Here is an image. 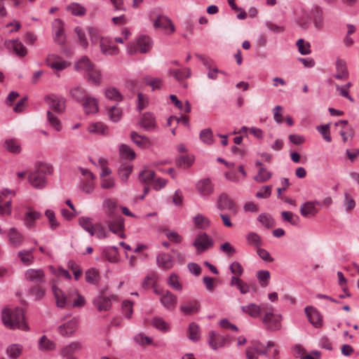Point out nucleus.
<instances>
[{
  "label": "nucleus",
  "mask_w": 359,
  "mask_h": 359,
  "mask_svg": "<svg viewBox=\"0 0 359 359\" xmlns=\"http://www.w3.org/2000/svg\"><path fill=\"white\" fill-rule=\"evenodd\" d=\"M82 102L83 110L86 114H95L98 112V101L96 98L88 96Z\"/></svg>",
  "instance_id": "nucleus-25"
},
{
  "label": "nucleus",
  "mask_w": 359,
  "mask_h": 359,
  "mask_svg": "<svg viewBox=\"0 0 359 359\" xmlns=\"http://www.w3.org/2000/svg\"><path fill=\"white\" fill-rule=\"evenodd\" d=\"M23 346L19 344H13L6 348V353L10 359L18 358L22 353Z\"/></svg>",
  "instance_id": "nucleus-41"
},
{
  "label": "nucleus",
  "mask_w": 359,
  "mask_h": 359,
  "mask_svg": "<svg viewBox=\"0 0 359 359\" xmlns=\"http://www.w3.org/2000/svg\"><path fill=\"white\" fill-rule=\"evenodd\" d=\"M199 138L206 145H212L214 143L213 134L210 128L202 130L199 133Z\"/></svg>",
  "instance_id": "nucleus-50"
},
{
  "label": "nucleus",
  "mask_w": 359,
  "mask_h": 359,
  "mask_svg": "<svg viewBox=\"0 0 359 359\" xmlns=\"http://www.w3.org/2000/svg\"><path fill=\"white\" fill-rule=\"evenodd\" d=\"M256 277L261 287H266L270 280V272L267 270H259L257 271Z\"/></svg>",
  "instance_id": "nucleus-52"
},
{
  "label": "nucleus",
  "mask_w": 359,
  "mask_h": 359,
  "mask_svg": "<svg viewBox=\"0 0 359 359\" xmlns=\"http://www.w3.org/2000/svg\"><path fill=\"white\" fill-rule=\"evenodd\" d=\"M242 311L252 318H257L259 316L262 311H263V304L259 306L254 303H250L247 306H242L241 307Z\"/></svg>",
  "instance_id": "nucleus-34"
},
{
  "label": "nucleus",
  "mask_w": 359,
  "mask_h": 359,
  "mask_svg": "<svg viewBox=\"0 0 359 359\" xmlns=\"http://www.w3.org/2000/svg\"><path fill=\"white\" fill-rule=\"evenodd\" d=\"M119 153L123 158L133 160L135 158V151L128 146L122 144L119 147Z\"/></svg>",
  "instance_id": "nucleus-54"
},
{
  "label": "nucleus",
  "mask_w": 359,
  "mask_h": 359,
  "mask_svg": "<svg viewBox=\"0 0 359 359\" xmlns=\"http://www.w3.org/2000/svg\"><path fill=\"white\" fill-rule=\"evenodd\" d=\"M55 345L53 341L48 339L45 335L42 336L39 341V348L43 351H50L55 348Z\"/></svg>",
  "instance_id": "nucleus-58"
},
{
  "label": "nucleus",
  "mask_w": 359,
  "mask_h": 359,
  "mask_svg": "<svg viewBox=\"0 0 359 359\" xmlns=\"http://www.w3.org/2000/svg\"><path fill=\"white\" fill-rule=\"evenodd\" d=\"M194 162V156L192 155L182 156L176 158V165L183 168H189Z\"/></svg>",
  "instance_id": "nucleus-51"
},
{
  "label": "nucleus",
  "mask_w": 359,
  "mask_h": 359,
  "mask_svg": "<svg viewBox=\"0 0 359 359\" xmlns=\"http://www.w3.org/2000/svg\"><path fill=\"white\" fill-rule=\"evenodd\" d=\"M144 83L151 88L152 90H160L163 87V81L158 77L146 75L143 78Z\"/></svg>",
  "instance_id": "nucleus-42"
},
{
  "label": "nucleus",
  "mask_w": 359,
  "mask_h": 359,
  "mask_svg": "<svg viewBox=\"0 0 359 359\" xmlns=\"http://www.w3.org/2000/svg\"><path fill=\"white\" fill-rule=\"evenodd\" d=\"M156 264L158 267L168 270L173 266L174 260L169 254L161 253L156 257Z\"/></svg>",
  "instance_id": "nucleus-30"
},
{
  "label": "nucleus",
  "mask_w": 359,
  "mask_h": 359,
  "mask_svg": "<svg viewBox=\"0 0 359 359\" xmlns=\"http://www.w3.org/2000/svg\"><path fill=\"white\" fill-rule=\"evenodd\" d=\"M337 74L334 77L338 80L346 79L348 77V72L346 63L343 60H337L336 62Z\"/></svg>",
  "instance_id": "nucleus-37"
},
{
  "label": "nucleus",
  "mask_w": 359,
  "mask_h": 359,
  "mask_svg": "<svg viewBox=\"0 0 359 359\" xmlns=\"http://www.w3.org/2000/svg\"><path fill=\"white\" fill-rule=\"evenodd\" d=\"M151 323L155 328L163 332H168L170 330V325L161 317H154Z\"/></svg>",
  "instance_id": "nucleus-46"
},
{
  "label": "nucleus",
  "mask_w": 359,
  "mask_h": 359,
  "mask_svg": "<svg viewBox=\"0 0 359 359\" xmlns=\"http://www.w3.org/2000/svg\"><path fill=\"white\" fill-rule=\"evenodd\" d=\"M54 40L58 44L65 42V34L63 31V23L61 20L55 19L53 22Z\"/></svg>",
  "instance_id": "nucleus-31"
},
{
  "label": "nucleus",
  "mask_w": 359,
  "mask_h": 359,
  "mask_svg": "<svg viewBox=\"0 0 359 359\" xmlns=\"http://www.w3.org/2000/svg\"><path fill=\"white\" fill-rule=\"evenodd\" d=\"M130 138L139 147L147 148L150 145V140L147 137L140 135L135 131L131 132Z\"/></svg>",
  "instance_id": "nucleus-43"
},
{
  "label": "nucleus",
  "mask_w": 359,
  "mask_h": 359,
  "mask_svg": "<svg viewBox=\"0 0 359 359\" xmlns=\"http://www.w3.org/2000/svg\"><path fill=\"white\" fill-rule=\"evenodd\" d=\"M117 205L118 201L115 198H109L104 200L102 206L108 217L117 215Z\"/></svg>",
  "instance_id": "nucleus-32"
},
{
  "label": "nucleus",
  "mask_w": 359,
  "mask_h": 359,
  "mask_svg": "<svg viewBox=\"0 0 359 359\" xmlns=\"http://www.w3.org/2000/svg\"><path fill=\"white\" fill-rule=\"evenodd\" d=\"M1 320L7 328L19 329L24 331L29 330V327L25 321L23 309L21 308L4 309L1 312Z\"/></svg>",
  "instance_id": "nucleus-1"
},
{
  "label": "nucleus",
  "mask_w": 359,
  "mask_h": 359,
  "mask_svg": "<svg viewBox=\"0 0 359 359\" xmlns=\"http://www.w3.org/2000/svg\"><path fill=\"white\" fill-rule=\"evenodd\" d=\"M50 172L49 167L41 166L29 175V183L36 189H42L46 184V172Z\"/></svg>",
  "instance_id": "nucleus-4"
},
{
  "label": "nucleus",
  "mask_w": 359,
  "mask_h": 359,
  "mask_svg": "<svg viewBox=\"0 0 359 359\" xmlns=\"http://www.w3.org/2000/svg\"><path fill=\"white\" fill-rule=\"evenodd\" d=\"M8 243L14 248H19L25 241L24 235L16 228H11L7 233Z\"/></svg>",
  "instance_id": "nucleus-17"
},
{
  "label": "nucleus",
  "mask_w": 359,
  "mask_h": 359,
  "mask_svg": "<svg viewBox=\"0 0 359 359\" xmlns=\"http://www.w3.org/2000/svg\"><path fill=\"white\" fill-rule=\"evenodd\" d=\"M169 72L171 76H172L179 81L189 78L191 76L190 69L187 67L177 69H170Z\"/></svg>",
  "instance_id": "nucleus-48"
},
{
  "label": "nucleus",
  "mask_w": 359,
  "mask_h": 359,
  "mask_svg": "<svg viewBox=\"0 0 359 359\" xmlns=\"http://www.w3.org/2000/svg\"><path fill=\"white\" fill-rule=\"evenodd\" d=\"M49 107L57 113H62L65 109V100L61 96L51 95L47 97Z\"/></svg>",
  "instance_id": "nucleus-15"
},
{
  "label": "nucleus",
  "mask_w": 359,
  "mask_h": 359,
  "mask_svg": "<svg viewBox=\"0 0 359 359\" xmlns=\"http://www.w3.org/2000/svg\"><path fill=\"white\" fill-rule=\"evenodd\" d=\"M149 18L155 28L161 29L164 33L167 34H171L175 32V26L171 20L167 16L159 15L156 19L154 20L151 19V15Z\"/></svg>",
  "instance_id": "nucleus-5"
},
{
  "label": "nucleus",
  "mask_w": 359,
  "mask_h": 359,
  "mask_svg": "<svg viewBox=\"0 0 359 359\" xmlns=\"http://www.w3.org/2000/svg\"><path fill=\"white\" fill-rule=\"evenodd\" d=\"M84 76L86 81L93 86H98L101 84L102 73L95 66H93L90 71L87 72Z\"/></svg>",
  "instance_id": "nucleus-29"
},
{
  "label": "nucleus",
  "mask_w": 359,
  "mask_h": 359,
  "mask_svg": "<svg viewBox=\"0 0 359 359\" xmlns=\"http://www.w3.org/2000/svg\"><path fill=\"white\" fill-rule=\"evenodd\" d=\"M193 245L198 252H202L213 246V241L206 233L201 232L196 236Z\"/></svg>",
  "instance_id": "nucleus-7"
},
{
  "label": "nucleus",
  "mask_w": 359,
  "mask_h": 359,
  "mask_svg": "<svg viewBox=\"0 0 359 359\" xmlns=\"http://www.w3.org/2000/svg\"><path fill=\"white\" fill-rule=\"evenodd\" d=\"M46 63L51 69L57 71L65 69L70 66L69 62L64 60L61 57L55 54H49L47 56Z\"/></svg>",
  "instance_id": "nucleus-10"
},
{
  "label": "nucleus",
  "mask_w": 359,
  "mask_h": 359,
  "mask_svg": "<svg viewBox=\"0 0 359 359\" xmlns=\"http://www.w3.org/2000/svg\"><path fill=\"white\" fill-rule=\"evenodd\" d=\"M70 93L78 102H83L84 99L88 97L86 93V90L79 86L72 88Z\"/></svg>",
  "instance_id": "nucleus-57"
},
{
  "label": "nucleus",
  "mask_w": 359,
  "mask_h": 359,
  "mask_svg": "<svg viewBox=\"0 0 359 359\" xmlns=\"http://www.w3.org/2000/svg\"><path fill=\"white\" fill-rule=\"evenodd\" d=\"M133 170V167L129 163H123L122 164L118 169V175L122 181H127L128 177L131 174Z\"/></svg>",
  "instance_id": "nucleus-55"
},
{
  "label": "nucleus",
  "mask_w": 359,
  "mask_h": 359,
  "mask_svg": "<svg viewBox=\"0 0 359 359\" xmlns=\"http://www.w3.org/2000/svg\"><path fill=\"white\" fill-rule=\"evenodd\" d=\"M228 335L217 333L211 330L208 333V344L213 350H217L225 346Z\"/></svg>",
  "instance_id": "nucleus-9"
},
{
  "label": "nucleus",
  "mask_w": 359,
  "mask_h": 359,
  "mask_svg": "<svg viewBox=\"0 0 359 359\" xmlns=\"http://www.w3.org/2000/svg\"><path fill=\"white\" fill-rule=\"evenodd\" d=\"M108 116L109 119L113 122H118L122 116V111L116 106L111 107L108 110Z\"/></svg>",
  "instance_id": "nucleus-64"
},
{
  "label": "nucleus",
  "mask_w": 359,
  "mask_h": 359,
  "mask_svg": "<svg viewBox=\"0 0 359 359\" xmlns=\"http://www.w3.org/2000/svg\"><path fill=\"white\" fill-rule=\"evenodd\" d=\"M104 95L107 99L115 102H120L123 100V95L119 90L114 86H109L104 89Z\"/></svg>",
  "instance_id": "nucleus-44"
},
{
  "label": "nucleus",
  "mask_w": 359,
  "mask_h": 359,
  "mask_svg": "<svg viewBox=\"0 0 359 359\" xmlns=\"http://www.w3.org/2000/svg\"><path fill=\"white\" fill-rule=\"evenodd\" d=\"M87 130L92 134L107 135L108 127L102 122H95L90 123L87 128Z\"/></svg>",
  "instance_id": "nucleus-36"
},
{
  "label": "nucleus",
  "mask_w": 359,
  "mask_h": 359,
  "mask_svg": "<svg viewBox=\"0 0 359 359\" xmlns=\"http://www.w3.org/2000/svg\"><path fill=\"white\" fill-rule=\"evenodd\" d=\"M67 11L70 12L72 15L76 16H82L86 13V8L78 3H72L67 7Z\"/></svg>",
  "instance_id": "nucleus-53"
},
{
  "label": "nucleus",
  "mask_w": 359,
  "mask_h": 359,
  "mask_svg": "<svg viewBox=\"0 0 359 359\" xmlns=\"http://www.w3.org/2000/svg\"><path fill=\"white\" fill-rule=\"evenodd\" d=\"M263 311L265 313L263 318V323L267 329L271 331L280 330L281 327V315L275 313L273 312V308L268 304H263Z\"/></svg>",
  "instance_id": "nucleus-3"
},
{
  "label": "nucleus",
  "mask_w": 359,
  "mask_h": 359,
  "mask_svg": "<svg viewBox=\"0 0 359 359\" xmlns=\"http://www.w3.org/2000/svg\"><path fill=\"white\" fill-rule=\"evenodd\" d=\"M153 41L151 37L142 35L127 46V53L133 55L138 53L144 54L149 52L152 48Z\"/></svg>",
  "instance_id": "nucleus-2"
},
{
  "label": "nucleus",
  "mask_w": 359,
  "mask_h": 359,
  "mask_svg": "<svg viewBox=\"0 0 359 359\" xmlns=\"http://www.w3.org/2000/svg\"><path fill=\"white\" fill-rule=\"evenodd\" d=\"M260 354L266 355L269 359H278L279 351L274 342L269 341L267 343L266 350L261 351Z\"/></svg>",
  "instance_id": "nucleus-38"
},
{
  "label": "nucleus",
  "mask_w": 359,
  "mask_h": 359,
  "mask_svg": "<svg viewBox=\"0 0 359 359\" xmlns=\"http://www.w3.org/2000/svg\"><path fill=\"white\" fill-rule=\"evenodd\" d=\"M311 13L313 16V22L317 30H321L324 27V18L323 9L318 6L312 7Z\"/></svg>",
  "instance_id": "nucleus-22"
},
{
  "label": "nucleus",
  "mask_w": 359,
  "mask_h": 359,
  "mask_svg": "<svg viewBox=\"0 0 359 359\" xmlns=\"http://www.w3.org/2000/svg\"><path fill=\"white\" fill-rule=\"evenodd\" d=\"M34 248H32L30 250H22L18 252V257L20 259L21 262L23 263L26 266L31 265L34 260V257L33 256V252Z\"/></svg>",
  "instance_id": "nucleus-40"
},
{
  "label": "nucleus",
  "mask_w": 359,
  "mask_h": 359,
  "mask_svg": "<svg viewBox=\"0 0 359 359\" xmlns=\"http://www.w3.org/2000/svg\"><path fill=\"white\" fill-rule=\"evenodd\" d=\"M85 278L88 283L97 285L100 282V276L97 269L91 268L86 271Z\"/></svg>",
  "instance_id": "nucleus-45"
},
{
  "label": "nucleus",
  "mask_w": 359,
  "mask_h": 359,
  "mask_svg": "<svg viewBox=\"0 0 359 359\" xmlns=\"http://www.w3.org/2000/svg\"><path fill=\"white\" fill-rule=\"evenodd\" d=\"M160 302L167 310L172 311L177 306V297L171 292L166 290L161 293Z\"/></svg>",
  "instance_id": "nucleus-14"
},
{
  "label": "nucleus",
  "mask_w": 359,
  "mask_h": 359,
  "mask_svg": "<svg viewBox=\"0 0 359 359\" xmlns=\"http://www.w3.org/2000/svg\"><path fill=\"white\" fill-rule=\"evenodd\" d=\"M272 176V173L264 168H261L258 173L254 177V180L262 183L269 180Z\"/></svg>",
  "instance_id": "nucleus-60"
},
{
  "label": "nucleus",
  "mask_w": 359,
  "mask_h": 359,
  "mask_svg": "<svg viewBox=\"0 0 359 359\" xmlns=\"http://www.w3.org/2000/svg\"><path fill=\"white\" fill-rule=\"evenodd\" d=\"M110 231L114 233H122L124 229V219L121 215H115V217H109L105 220Z\"/></svg>",
  "instance_id": "nucleus-11"
},
{
  "label": "nucleus",
  "mask_w": 359,
  "mask_h": 359,
  "mask_svg": "<svg viewBox=\"0 0 359 359\" xmlns=\"http://www.w3.org/2000/svg\"><path fill=\"white\" fill-rule=\"evenodd\" d=\"M217 208L220 210H229L233 214L237 213V206L233 201L226 193L219 195L217 200Z\"/></svg>",
  "instance_id": "nucleus-8"
},
{
  "label": "nucleus",
  "mask_w": 359,
  "mask_h": 359,
  "mask_svg": "<svg viewBox=\"0 0 359 359\" xmlns=\"http://www.w3.org/2000/svg\"><path fill=\"white\" fill-rule=\"evenodd\" d=\"M52 292L55 299V303L59 308L69 307V293L67 295L57 286H52Z\"/></svg>",
  "instance_id": "nucleus-16"
},
{
  "label": "nucleus",
  "mask_w": 359,
  "mask_h": 359,
  "mask_svg": "<svg viewBox=\"0 0 359 359\" xmlns=\"http://www.w3.org/2000/svg\"><path fill=\"white\" fill-rule=\"evenodd\" d=\"M5 45L8 49L12 50L17 55L20 57H24L27 53V48L19 39L6 41Z\"/></svg>",
  "instance_id": "nucleus-19"
},
{
  "label": "nucleus",
  "mask_w": 359,
  "mask_h": 359,
  "mask_svg": "<svg viewBox=\"0 0 359 359\" xmlns=\"http://www.w3.org/2000/svg\"><path fill=\"white\" fill-rule=\"evenodd\" d=\"M248 243L250 245H252L255 248L261 247L262 245V240L261 237L255 232H250L246 236Z\"/></svg>",
  "instance_id": "nucleus-56"
},
{
  "label": "nucleus",
  "mask_w": 359,
  "mask_h": 359,
  "mask_svg": "<svg viewBox=\"0 0 359 359\" xmlns=\"http://www.w3.org/2000/svg\"><path fill=\"white\" fill-rule=\"evenodd\" d=\"M305 313L310 323L316 328L321 327L323 325V317L320 312L313 306H306Z\"/></svg>",
  "instance_id": "nucleus-12"
},
{
  "label": "nucleus",
  "mask_w": 359,
  "mask_h": 359,
  "mask_svg": "<svg viewBox=\"0 0 359 359\" xmlns=\"http://www.w3.org/2000/svg\"><path fill=\"white\" fill-rule=\"evenodd\" d=\"M86 304V299L76 289L69 291V307H83Z\"/></svg>",
  "instance_id": "nucleus-20"
},
{
  "label": "nucleus",
  "mask_w": 359,
  "mask_h": 359,
  "mask_svg": "<svg viewBox=\"0 0 359 359\" xmlns=\"http://www.w3.org/2000/svg\"><path fill=\"white\" fill-rule=\"evenodd\" d=\"M47 121L50 127L57 132H60L62 130V126L60 120L57 116L50 112L47 111Z\"/></svg>",
  "instance_id": "nucleus-47"
},
{
  "label": "nucleus",
  "mask_w": 359,
  "mask_h": 359,
  "mask_svg": "<svg viewBox=\"0 0 359 359\" xmlns=\"http://www.w3.org/2000/svg\"><path fill=\"white\" fill-rule=\"evenodd\" d=\"M25 276L27 280L36 284L42 283L45 281V273L41 269H29L26 271Z\"/></svg>",
  "instance_id": "nucleus-18"
},
{
  "label": "nucleus",
  "mask_w": 359,
  "mask_h": 359,
  "mask_svg": "<svg viewBox=\"0 0 359 359\" xmlns=\"http://www.w3.org/2000/svg\"><path fill=\"white\" fill-rule=\"evenodd\" d=\"M95 306L99 311H106L110 309L111 303L109 297L99 296L93 300Z\"/></svg>",
  "instance_id": "nucleus-35"
},
{
  "label": "nucleus",
  "mask_w": 359,
  "mask_h": 359,
  "mask_svg": "<svg viewBox=\"0 0 359 359\" xmlns=\"http://www.w3.org/2000/svg\"><path fill=\"white\" fill-rule=\"evenodd\" d=\"M140 125L147 131L154 129L156 126L154 116L151 113L144 114L140 119Z\"/></svg>",
  "instance_id": "nucleus-33"
},
{
  "label": "nucleus",
  "mask_w": 359,
  "mask_h": 359,
  "mask_svg": "<svg viewBox=\"0 0 359 359\" xmlns=\"http://www.w3.org/2000/svg\"><path fill=\"white\" fill-rule=\"evenodd\" d=\"M282 218L285 222H290L292 225L297 226L299 222V217L290 211H283L281 212Z\"/></svg>",
  "instance_id": "nucleus-59"
},
{
  "label": "nucleus",
  "mask_w": 359,
  "mask_h": 359,
  "mask_svg": "<svg viewBox=\"0 0 359 359\" xmlns=\"http://www.w3.org/2000/svg\"><path fill=\"white\" fill-rule=\"evenodd\" d=\"M201 337L200 329L195 323H191L189 327V338L194 341H198Z\"/></svg>",
  "instance_id": "nucleus-62"
},
{
  "label": "nucleus",
  "mask_w": 359,
  "mask_h": 359,
  "mask_svg": "<svg viewBox=\"0 0 359 359\" xmlns=\"http://www.w3.org/2000/svg\"><path fill=\"white\" fill-rule=\"evenodd\" d=\"M194 226L199 229H207L210 225V220L203 214H197L193 217Z\"/></svg>",
  "instance_id": "nucleus-39"
},
{
  "label": "nucleus",
  "mask_w": 359,
  "mask_h": 359,
  "mask_svg": "<svg viewBox=\"0 0 359 359\" xmlns=\"http://www.w3.org/2000/svg\"><path fill=\"white\" fill-rule=\"evenodd\" d=\"M196 189L201 198H208L214 193L215 186L210 179L203 178L196 182Z\"/></svg>",
  "instance_id": "nucleus-6"
},
{
  "label": "nucleus",
  "mask_w": 359,
  "mask_h": 359,
  "mask_svg": "<svg viewBox=\"0 0 359 359\" xmlns=\"http://www.w3.org/2000/svg\"><path fill=\"white\" fill-rule=\"evenodd\" d=\"M317 205H320V203L317 201L304 203L299 208L302 216L306 218L314 217L318 212V209L316 208Z\"/></svg>",
  "instance_id": "nucleus-13"
},
{
  "label": "nucleus",
  "mask_w": 359,
  "mask_h": 359,
  "mask_svg": "<svg viewBox=\"0 0 359 359\" xmlns=\"http://www.w3.org/2000/svg\"><path fill=\"white\" fill-rule=\"evenodd\" d=\"M200 309V304L196 300H189L182 304L180 307V311L185 316H190L197 313Z\"/></svg>",
  "instance_id": "nucleus-28"
},
{
  "label": "nucleus",
  "mask_w": 359,
  "mask_h": 359,
  "mask_svg": "<svg viewBox=\"0 0 359 359\" xmlns=\"http://www.w3.org/2000/svg\"><path fill=\"white\" fill-rule=\"evenodd\" d=\"M100 49L102 53L104 55H116L119 53V49L112 44L111 40L107 38L101 39Z\"/></svg>",
  "instance_id": "nucleus-26"
},
{
  "label": "nucleus",
  "mask_w": 359,
  "mask_h": 359,
  "mask_svg": "<svg viewBox=\"0 0 359 359\" xmlns=\"http://www.w3.org/2000/svg\"><path fill=\"white\" fill-rule=\"evenodd\" d=\"M95 65L87 56H82L74 64V69L78 72L83 73L84 75L90 71Z\"/></svg>",
  "instance_id": "nucleus-23"
},
{
  "label": "nucleus",
  "mask_w": 359,
  "mask_h": 359,
  "mask_svg": "<svg viewBox=\"0 0 359 359\" xmlns=\"http://www.w3.org/2000/svg\"><path fill=\"white\" fill-rule=\"evenodd\" d=\"M82 348L81 343L79 341H74L65 346L62 349V354L64 355H69L79 351Z\"/></svg>",
  "instance_id": "nucleus-61"
},
{
  "label": "nucleus",
  "mask_w": 359,
  "mask_h": 359,
  "mask_svg": "<svg viewBox=\"0 0 359 359\" xmlns=\"http://www.w3.org/2000/svg\"><path fill=\"white\" fill-rule=\"evenodd\" d=\"M79 320L76 318H72L67 322L58 327V331L62 336H69L76 332Z\"/></svg>",
  "instance_id": "nucleus-21"
},
{
  "label": "nucleus",
  "mask_w": 359,
  "mask_h": 359,
  "mask_svg": "<svg viewBox=\"0 0 359 359\" xmlns=\"http://www.w3.org/2000/svg\"><path fill=\"white\" fill-rule=\"evenodd\" d=\"M23 219L24 223L27 228H32L34 226V221L39 219L41 214L38 211L34 210L30 207H27Z\"/></svg>",
  "instance_id": "nucleus-27"
},
{
  "label": "nucleus",
  "mask_w": 359,
  "mask_h": 359,
  "mask_svg": "<svg viewBox=\"0 0 359 359\" xmlns=\"http://www.w3.org/2000/svg\"><path fill=\"white\" fill-rule=\"evenodd\" d=\"M12 194L15 195V192L13 191L9 190L8 189H4L0 194V215H9L11 213V198L4 203L2 199V196H6V195Z\"/></svg>",
  "instance_id": "nucleus-24"
},
{
  "label": "nucleus",
  "mask_w": 359,
  "mask_h": 359,
  "mask_svg": "<svg viewBox=\"0 0 359 359\" xmlns=\"http://www.w3.org/2000/svg\"><path fill=\"white\" fill-rule=\"evenodd\" d=\"M167 283L170 287L176 291H181L182 290V285L179 281V277L175 273L170 275Z\"/></svg>",
  "instance_id": "nucleus-63"
},
{
  "label": "nucleus",
  "mask_w": 359,
  "mask_h": 359,
  "mask_svg": "<svg viewBox=\"0 0 359 359\" xmlns=\"http://www.w3.org/2000/svg\"><path fill=\"white\" fill-rule=\"evenodd\" d=\"M4 148L9 152L19 154L21 151L20 145L16 139H7L4 142Z\"/></svg>",
  "instance_id": "nucleus-49"
}]
</instances>
